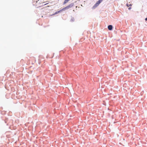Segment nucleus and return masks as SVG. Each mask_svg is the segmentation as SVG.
Returning <instances> with one entry per match:
<instances>
[{
    "label": "nucleus",
    "instance_id": "obj_1",
    "mask_svg": "<svg viewBox=\"0 0 147 147\" xmlns=\"http://www.w3.org/2000/svg\"><path fill=\"white\" fill-rule=\"evenodd\" d=\"M74 5V3H71L69 5L64 8L63 9V10L65 9H68L69 8L72 7Z\"/></svg>",
    "mask_w": 147,
    "mask_h": 147
},
{
    "label": "nucleus",
    "instance_id": "obj_2",
    "mask_svg": "<svg viewBox=\"0 0 147 147\" xmlns=\"http://www.w3.org/2000/svg\"><path fill=\"white\" fill-rule=\"evenodd\" d=\"M103 0H99L98 1H97L96 3L95 4L93 7L94 8L97 7L103 1Z\"/></svg>",
    "mask_w": 147,
    "mask_h": 147
},
{
    "label": "nucleus",
    "instance_id": "obj_3",
    "mask_svg": "<svg viewBox=\"0 0 147 147\" xmlns=\"http://www.w3.org/2000/svg\"><path fill=\"white\" fill-rule=\"evenodd\" d=\"M63 11V9H62L60 10L59 11H58L55 12L53 15H56L57 13H59L60 12H61L62 11Z\"/></svg>",
    "mask_w": 147,
    "mask_h": 147
},
{
    "label": "nucleus",
    "instance_id": "obj_4",
    "mask_svg": "<svg viewBox=\"0 0 147 147\" xmlns=\"http://www.w3.org/2000/svg\"><path fill=\"white\" fill-rule=\"evenodd\" d=\"M108 29L109 30H111L113 28V26L111 25H109L108 26Z\"/></svg>",
    "mask_w": 147,
    "mask_h": 147
},
{
    "label": "nucleus",
    "instance_id": "obj_5",
    "mask_svg": "<svg viewBox=\"0 0 147 147\" xmlns=\"http://www.w3.org/2000/svg\"><path fill=\"white\" fill-rule=\"evenodd\" d=\"M75 21V19L73 17H71V19L70 20V22H73Z\"/></svg>",
    "mask_w": 147,
    "mask_h": 147
},
{
    "label": "nucleus",
    "instance_id": "obj_6",
    "mask_svg": "<svg viewBox=\"0 0 147 147\" xmlns=\"http://www.w3.org/2000/svg\"><path fill=\"white\" fill-rule=\"evenodd\" d=\"M69 0H65L63 3V4H65L67 3Z\"/></svg>",
    "mask_w": 147,
    "mask_h": 147
},
{
    "label": "nucleus",
    "instance_id": "obj_7",
    "mask_svg": "<svg viewBox=\"0 0 147 147\" xmlns=\"http://www.w3.org/2000/svg\"><path fill=\"white\" fill-rule=\"evenodd\" d=\"M126 5L127 7L131 6H132V5L131 4H130L129 5H128V4H127Z\"/></svg>",
    "mask_w": 147,
    "mask_h": 147
},
{
    "label": "nucleus",
    "instance_id": "obj_8",
    "mask_svg": "<svg viewBox=\"0 0 147 147\" xmlns=\"http://www.w3.org/2000/svg\"><path fill=\"white\" fill-rule=\"evenodd\" d=\"M131 8V7H129V8L128 9L129 10H130Z\"/></svg>",
    "mask_w": 147,
    "mask_h": 147
},
{
    "label": "nucleus",
    "instance_id": "obj_9",
    "mask_svg": "<svg viewBox=\"0 0 147 147\" xmlns=\"http://www.w3.org/2000/svg\"><path fill=\"white\" fill-rule=\"evenodd\" d=\"M145 20H146V21H147V18H146L145 19Z\"/></svg>",
    "mask_w": 147,
    "mask_h": 147
}]
</instances>
